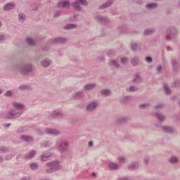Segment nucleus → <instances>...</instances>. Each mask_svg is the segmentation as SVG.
<instances>
[{
	"label": "nucleus",
	"mask_w": 180,
	"mask_h": 180,
	"mask_svg": "<svg viewBox=\"0 0 180 180\" xmlns=\"http://www.w3.org/2000/svg\"><path fill=\"white\" fill-rule=\"evenodd\" d=\"M34 68L33 64L32 63L22 64L15 61L11 62L10 65H7L5 67L6 71H8L9 72H19L25 77H29L30 74H32Z\"/></svg>",
	"instance_id": "1"
},
{
	"label": "nucleus",
	"mask_w": 180,
	"mask_h": 180,
	"mask_svg": "<svg viewBox=\"0 0 180 180\" xmlns=\"http://www.w3.org/2000/svg\"><path fill=\"white\" fill-rule=\"evenodd\" d=\"M12 105L15 109H11L6 114V119L10 120L20 117L21 115H23V110L22 109H25V105L20 103L13 102Z\"/></svg>",
	"instance_id": "2"
},
{
	"label": "nucleus",
	"mask_w": 180,
	"mask_h": 180,
	"mask_svg": "<svg viewBox=\"0 0 180 180\" xmlns=\"http://www.w3.org/2000/svg\"><path fill=\"white\" fill-rule=\"evenodd\" d=\"M46 169L45 171L46 174H51L61 169V165H60V162L58 161L49 162L46 163Z\"/></svg>",
	"instance_id": "3"
},
{
	"label": "nucleus",
	"mask_w": 180,
	"mask_h": 180,
	"mask_svg": "<svg viewBox=\"0 0 180 180\" xmlns=\"http://www.w3.org/2000/svg\"><path fill=\"white\" fill-rule=\"evenodd\" d=\"M56 147L60 154H64L70 150V142L66 140H62L57 142Z\"/></svg>",
	"instance_id": "4"
},
{
	"label": "nucleus",
	"mask_w": 180,
	"mask_h": 180,
	"mask_svg": "<svg viewBox=\"0 0 180 180\" xmlns=\"http://www.w3.org/2000/svg\"><path fill=\"white\" fill-rule=\"evenodd\" d=\"M65 114L61 110H55L47 115V119H64Z\"/></svg>",
	"instance_id": "5"
},
{
	"label": "nucleus",
	"mask_w": 180,
	"mask_h": 180,
	"mask_svg": "<svg viewBox=\"0 0 180 180\" xmlns=\"http://www.w3.org/2000/svg\"><path fill=\"white\" fill-rule=\"evenodd\" d=\"M178 34V29L174 26L169 27L166 30V38L167 40H171V39L175 37Z\"/></svg>",
	"instance_id": "6"
},
{
	"label": "nucleus",
	"mask_w": 180,
	"mask_h": 180,
	"mask_svg": "<svg viewBox=\"0 0 180 180\" xmlns=\"http://www.w3.org/2000/svg\"><path fill=\"white\" fill-rule=\"evenodd\" d=\"M96 108H98V102L92 101L87 104L86 106V110L91 113L92 112H95V110H96Z\"/></svg>",
	"instance_id": "7"
},
{
	"label": "nucleus",
	"mask_w": 180,
	"mask_h": 180,
	"mask_svg": "<svg viewBox=\"0 0 180 180\" xmlns=\"http://www.w3.org/2000/svg\"><path fill=\"white\" fill-rule=\"evenodd\" d=\"M52 44H65L67 43V38L59 37L51 39Z\"/></svg>",
	"instance_id": "8"
},
{
	"label": "nucleus",
	"mask_w": 180,
	"mask_h": 180,
	"mask_svg": "<svg viewBox=\"0 0 180 180\" xmlns=\"http://www.w3.org/2000/svg\"><path fill=\"white\" fill-rule=\"evenodd\" d=\"M96 20L104 25H106V23H109V19L108 18V17L103 15L96 16Z\"/></svg>",
	"instance_id": "9"
},
{
	"label": "nucleus",
	"mask_w": 180,
	"mask_h": 180,
	"mask_svg": "<svg viewBox=\"0 0 180 180\" xmlns=\"http://www.w3.org/2000/svg\"><path fill=\"white\" fill-rule=\"evenodd\" d=\"M162 130L164 133H167V134H172L175 133V129L172 127L163 126L162 127Z\"/></svg>",
	"instance_id": "10"
},
{
	"label": "nucleus",
	"mask_w": 180,
	"mask_h": 180,
	"mask_svg": "<svg viewBox=\"0 0 180 180\" xmlns=\"http://www.w3.org/2000/svg\"><path fill=\"white\" fill-rule=\"evenodd\" d=\"M46 134H51V136H60L61 134V132L57 129H53L47 128L46 129Z\"/></svg>",
	"instance_id": "11"
},
{
	"label": "nucleus",
	"mask_w": 180,
	"mask_h": 180,
	"mask_svg": "<svg viewBox=\"0 0 180 180\" xmlns=\"http://www.w3.org/2000/svg\"><path fill=\"white\" fill-rule=\"evenodd\" d=\"M155 33V28L153 27V28H147L145 29L143 34V36H153V34H154Z\"/></svg>",
	"instance_id": "12"
},
{
	"label": "nucleus",
	"mask_w": 180,
	"mask_h": 180,
	"mask_svg": "<svg viewBox=\"0 0 180 180\" xmlns=\"http://www.w3.org/2000/svg\"><path fill=\"white\" fill-rule=\"evenodd\" d=\"M171 64L174 72H178V70H179V63H178V61H176L175 59H172L171 60Z\"/></svg>",
	"instance_id": "13"
},
{
	"label": "nucleus",
	"mask_w": 180,
	"mask_h": 180,
	"mask_svg": "<svg viewBox=\"0 0 180 180\" xmlns=\"http://www.w3.org/2000/svg\"><path fill=\"white\" fill-rule=\"evenodd\" d=\"M155 116L158 122V123H162L165 121V115L160 112H155Z\"/></svg>",
	"instance_id": "14"
},
{
	"label": "nucleus",
	"mask_w": 180,
	"mask_h": 180,
	"mask_svg": "<svg viewBox=\"0 0 180 180\" xmlns=\"http://www.w3.org/2000/svg\"><path fill=\"white\" fill-rule=\"evenodd\" d=\"M108 168L110 171H116V169H119V165L110 161L108 162Z\"/></svg>",
	"instance_id": "15"
},
{
	"label": "nucleus",
	"mask_w": 180,
	"mask_h": 180,
	"mask_svg": "<svg viewBox=\"0 0 180 180\" xmlns=\"http://www.w3.org/2000/svg\"><path fill=\"white\" fill-rule=\"evenodd\" d=\"M20 139L25 143H32L33 142V138L31 136L22 135L20 137Z\"/></svg>",
	"instance_id": "16"
},
{
	"label": "nucleus",
	"mask_w": 180,
	"mask_h": 180,
	"mask_svg": "<svg viewBox=\"0 0 180 180\" xmlns=\"http://www.w3.org/2000/svg\"><path fill=\"white\" fill-rule=\"evenodd\" d=\"M51 60L49 58H45L41 61V65H42V67H44V68H47L50 67V65H51Z\"/></svg>",
	"instance_id": "17"
},
{
	"label": "nucleus",
	"mask_w": 180,
	"mask_h": 180,
	"mask_svg": "<svg viewBox=\"0 0 180 180\" xmlns=\"http://www.w3.org/2000/svg\"><path fill=\"white\" fill-rule=\"evenodd\" d=\"M131 64L134 67H137L140 64V58L139 56H134L131 59Z\"/></svg>",
	"instance_id": "18"
},
{
	"label": "nucleus",
	"mask_w": 180,
	"mask_h": 180,
	"mask_svg": "<svg viewBox=\"0 0 180 180\" xmlns=\"http://www.w3.org/2000/svg\"><path fill=\"white\" fill-rule=\"evenodd\" d=\"M128 169H129V171H136V169H139V162H134L131 163L128 166Z\"/></svg>",
	"instance_id": "19"
},
{
	"label": "nucleus",
	"mask_w": 180,
	"mask_h": 180,
	"mask_svg": "<svg viewBox=\"0 0 180 180\" xmlns=\"http://www.w3.org/2000/svg\"><path fill=\"white\" fill-rule=\"evenodd\" d=\"M113 4V1H108L106 3L103 4L98 6V9H105V8H109Z\"/></svg>",
	"instance_id": "20"
},
{
	"label": "nucleus",
	"mask_w": 180,
	"mask_h": 180,
	"mask_svg": "<svg viewBox=\"0 0 180 180\" xmlns=\"http://www.w3.org/2000/svg\"><path fill=\"white\" fill-rule=\"evenodd\" d=\"M15 8V3H8L4 6V11H8Z\"/></svg>",
	"instance_id": "21"
},
{
	"label": "nucleus",
	"mask_w": 180,
	"mask_h": 180,
	"mask_svg": "<svg viewBox=\"0 0 180 180\" xmlns=\"http://www.w3.org/2000/svg\"><path fill=\"white\" fill-rule=\"evenodd\" d=\"M129 120H130V117H129L128 116L121 117L118 118V120H117V123L118 124H122V123H126V122H129Z\"/></svg>",
	"instance_id": "22"
},
{
	"label": "nucleus",
	"mask_w": 180,
	"mask_h": 180,
	"mask_svg": "<svg viewBox=\"0 0 180 180\" xmlns=\"http://www.w3.org/2000/svg\"><path fill=\"white\" fill-rule=\"evenodd\" d=\"M84 96V91H77L75 94H73V98L75 101H78L79 99H81Z\"/></svg>",
	"instance_id": "23"
},
{
	"label": "nucleus",
	"mask_w": 180,
	"mask_h": 180,
	"mask_svg": "<svg viewBox=\"0 0 180 180\" xmlns=\"http://www.w3.org/2000/svg\"><path fill=\"white\" fill-rule=\"evenodd\" d=\"M36 155V152L34 150H31L28 154L24 156L25 160H32Z\"/></svg>",
	"instance_id": "24"
},
{
	"label": "nucleus",
	"mask_w": 180,
	"mask_h": 180,
	"mask_svg": "<svg viewBox=\"0 0 180 180\" xmlns=\"http://www.w3.org/2000/svg\"><path fill=\"white\" fill-rule=\"evenodd\" d=\"M96 86V84L94 83L85 84L84 86V89L85 91H92V89H94V88Z\"/></svg>",
	"instance_id": "25"
},
{
	"label": "nucleus",
	"mask_w": 180,
	"mask_h": 180,
	"mask_svg": "<svg viewBox=\"0 0 180 180\" xmlns=\"http://www.w3.org/2000/svg\"><path fill=\"white\" fill-rule=\"evenodd\" d=\"M70 1H60L59 3H58V8H67L68 6H70Z\"/></svg>",
	"instance_id": "26"
},
{
	"label": "nucleus",
	"mask_w": 180,
	"mask_h": 180,
	"mask_svg": "<svg viewBox=\"0 0 180 180\" xmlns=\"http://www.w3.org/2000/svg\"><path fill=\"white\" fill-rule=\"evenodd\" d=\"M179 161V160L178 158H176L175 156H172L168 159V162H170L172 165H176V164H178Z\"/></svg>",
	"instance_id": "27"
},
{
	"label": "nucleus",
	"mask_w": 180,
	"mask_h": 180,
	"mask_svg": "<svg viewBox=\"0 0 180 180\" xmlns=\"http://www.w3.org/2000/svg\"><path fill=\"white\" fill-rule=\"evenodd\" d=\"M72 6H73L75 11H78L79 12L82 11L81 6L77 0H75V1L72 4Z\"/></svg>",
	"instance_id": "28"
},
{
	"label": "nucleus",
	"mask_w": 180,
	"mask_h": 180,
	"mask_svg": "<svg viewBox=\"0 0 180 180\" xmlns=\"http://www.w3.org/2000/svg\"><path fill=\"white\" fill-rule=\"evenodd\" d=\"M158 6V4L157 3H150L145 6V8L148 10L151 9H155Z\"/></svg>",
	"instance_id": "29"
},
{
	"label": "nucleus",
	"mask_w": 180,
	"mask_h": 180,
	"mask_svg": "<svg viewBox=\"0 0 180 180\" xmlns=\"http://www.w3.org/2000/svg\"><path fill=\"white\" fill-rule=\"evenodd\" d=\"M51 157V154L50 153L43 154L41 155V161H42V162L48 161L49 158H50Z\"/></svg>",
	"instance_id": "30"
},
{
	"label": "nucleus",
	"mask_w": 180,
	"mask_h": 180,
	"mask_svg": "<svg viewBox=\"0 0 180 180\" xmlns=\"http://www.w3.org/2000/svg\"><path fill=\"white\" fill-rule=\"evenodd\" d=\"M163 89L164 92L166 95H169L171 94V89H169V86L167 84H163Z\"/></svg>",
	"instance_id": "31"
},
{
	"label": "nucleus",
	"mask_w": 180,
	"mask_h": 180,
	"mask_svg": "<svg viewBox=\"0 0 180 180\" xmlns=\"http://www.w3.org/2000/svg\"><path fill=\"white\" fill-rule=\"evenodd\" d=\"M110 65L111 67H115V68H120V65L119 64V63H117V60H110Z\"/></svg>",
	"instance_id": "32"
},
{
	"label": "nucleus",
	"mask_w": 180,
	"mask_h": 180,
	"mask_svg": "<svg viewBox=\"0 0 180 180\" xmlns=\"http://www.w3.org/2000/svg\"><path fill=\"white\" fill-rule=\"evenodd\" d=\"M101 94L102 96H110V94H112V91L108 89H103L101 91Z\"/></svg>",
	"instance_id": "33"
},
{
	"label": "nucleus",
	"mask_w": 180,
	"mask_h": 180,
	"mask_svg": "<svg viewBox=\"0 0 180 180\" xmlns=\"http://www.w3.org/2000/svg\"><path fill=\"white\" fill-rule=\"evenodd\" d=\"M65 30H71L72 29H77V25L75 24H68L64 27Z\"/></svg>",
	"instance_id": "34"
},
{
	"label": "nucleus",
	"mask_w": 180,
	"mask_h": 180,
	"mask_svg": "<svg viewBox=\"0 0 180 180\" xmlns=\"http://www.w3.org/2000/svg\"><path fill=\"white\" fill-rule=\"evenodd\" d=\"M26 41L29 46H36V41L33 38L29 37L26 39Z\"/></svg>",
	"instance_id": "35"
},
{
	"label": "nucleus",
	"mask_w": 180,
	"mask_h": 180,
	"mask_svg": "<svg viewBox=\"0 0 180 180\" xmlns=\"http://www.w3.org/2000/svg\"><path fill=\"white\" fill-rule=\"evenodd\" d=\"M18 20L20 22V23H23L25 20H26V15L23 13H19L18 14Z\"/></svg>",
	"instance_id": "36"
},
{
	"label": "nucleus",
	"mask_w": 180,
	"mask_h": 180,
	"mask_svg": "<svg viewBox=\"0 0 180 180\" xmlns=\"http://www.w3.org/2000/svg\"><path fill=\"white\" fill-rule=\"evenodd\" d=\"M29 167H30V169L36 170V169H39V164L36 163V162H33V163L30 164Z\"/></svg>",
	"instance_id": "37"
},
{
	"label": "nucleus",
	"mask_w": 180,
	"mask_h": 180,
	"mask_svg": "<svg viewBox=\"0 0 180 180\" xmlns=\"http://www.w3.org/2000/svg\"><path fill=\"white\" fill-rule=\"evenodd\" d=\"M141 77H140V75L135 74L134 78L133 79V82H141Z\"/></svg>",
	"instance_id": "38"
},
{
	"label": "nucleus",
	"mask_w": 180,
	"mask_h": 180,
	"mask_svg": "<svg viewBox=\"0 0 180 180\" xmlns=\"http://www.w3.org/2000/svg\"><path fill=\"white\" fill-rule=\"evenodd\" d=\"M131 101V97L129 96H124L122 98L123 103H127L128 102H130Z\"/></svg>",
	"instance_id": "39"
},
{
	"label": "nucleus",
	"mask_w": 180,
	"mask_h": 180,
	"mask_svg": "<svg viewBox=\"0 0 180 180\" xmlns=\"http://www.w3.org/2000/svg\"><path fill=\"white\" fill-rule=\"evenodd\" d=\"M139 108V109H147V108H150V103L140 104Z\"/></svg>",
	"instance_id": "40"
},
{
	"label": "nucleus",
	"mask_w": 180,
	"mask_h": 180,
	"mask_svg": "<svg viewBox=\"0 0 180 180\" xmlns=\"http://www.w3.org/2000/svg\"><path fill=\"white\" fill-rule=\"evenodd\" d=\"M13 96V93L11 90L7 91L4 94V96H6V98H11V96Z\"/></svg>",
	"instance_id": "41"
},
{
	"label": "nucleus",
	"mask_w": 180,
	"mask_h": 180,
	"mask_svg": "<svg viewBox=\"0 0 180 180\" xmlns=\"http://www.w3.org/2000/svg\"><path fill=\"white\" fill-rule=\"evenodd\" d=\"M172 86H173V88H179V86H180V80H175L173 82Z\"/></svg>",
	"instance_id": "42"
},
{
	"label": "nucleus",
	"mask_w": 180,
	"mask_h": 180,
	"mask_svg": "<svg viewBox=\"0 0 180 180\" xmlns=\"http://www.w3.org/2000/svg\"><path fill=\"white\" fill-rule=\"evenodd\" d=\"M24 131H26V127H20L17 130V133H24Z\"/></svg>",
	"instance_id": "43"
},
{
	"label": "nucleus",
	"mask_w": 180,
	"mask_h": 180,
	"mask_svg": "<svg viewBox=\"0 0 180 180\" xmlns=\"http://www.w3.org/2000/svg\"><path fill=\"white\" fill-rule=\"evenodd\" d=\"M29 88L30 87L28 85H22L19 87V89H20V91H27Z\"/></svg>",
	"instance_id": "44"
},
{
	"label": "nucleus",
	"mask_w": 180,
	"mask_h": 180,
	"mask_svg": "<svg viewBox=\"0 0 180 180\" xmlns=\"http://www.w3.org/2000/svg\"><path fill=\"white\" fill-rule=\"evenodd\" d=\"M77 1L81 5H84V6H88V1H86V0H77Z\"/></svg>",
	"instance_id": "45"
},
{
	"label": "nucleus",
	"mask_w": 180,
	"mask_h": 180,
	"mask_svg": "<svg viewBox=\"0 0 180 180\" xmlns=\"http://www.w3.org/2000/svg\"><path fill=\"white\" fill-rule=\"evenodd\" d=\"M137 47H138L137 44L132 43L131 44V49L132 51H137Z\"/></svg>",
	"instance_id": "46"
},
{
	"label": "nucleus",
	"mask_w": 180,
	"mask_h": 180,
	"mask_svg": "<svg viewBox=\"0 0 180 180\" xmlns=\"http://www.w3.org/2000/svg\"><path fill=\"white\" fill-rule=\"evenodd\" d=\"M162 108H164V104H158L156 105H155V109L156 110H160V109H162Z\"/></svg>",
	"instance_id": "47"
},
{
	"label": "nucleus",
	"mask_w": 180,
	"mask_h": 180,
	"mask_svg": "<svg viewBox=\"0 0 180 180\" xmlns=\"http://www.w3.org/2000/svg\"><path fill=\"white\" fill-rule=\"evenodd\" d=\"M42 146L44 147H50V146H51V143H50V141H46L43 143Z\"/></svg>",
	"instance_id": "48"
},
{
	"label": "nucleus",
	"mask_w": 180,
	"mask_h": 180,
	"mask_svg": "<svg viewBox=\"0 0 180 180\" xmlns=\"http://www.w3.org/2000/svg\"><path fill=\"white\" fill-rule=\"evenodd\" d=\"M115 54H116V52H115V51H109L107 53L108 57H113Z\"/></svg>",
	"instance_id": "49"
},
{
	"label": "nucleus",
	"mask_w": 180,
	"mask_h": 180,
	"mask_svg": "<svg viewBox=\"0 0 180 180\" xmlns=\"http://www.w3.org/2000/svg\"><path fill=\"white\" fill-rule=\"evenodd\" d=\"M156 71H157L158 74H161V72L162 71V65H158L157 67Z\"/></svg>",
	"instance_id": "50"
},
{
	"label": "nucleus",
	"mask_w": 180,
	"mask_h": 180,
	"mask_svg": "<svg viewBox=\"0 0 180 180\" xmlns=\"http://www.w3.org/2000/svg\"><path fill=\"white\" fill-rule=\"evenodd\" d=\"M146 61H147V63H148L149 64H150V63H153V58H151V56H147L145 58Z\"/></svg>",
	"instance_id": "51"
},
{
	"label": "nucleus",
	"mask_w": 180,
	"mask_h": 180,
	"mask_svg": "<svg viewBox=\"0 0 180 180\" xmlns=\"http://www.w3.org/2000/svg\"><path fill=\"white\" fill-rule=\"evenodd\" d=\"M59 16H61V11H58L54 14L53 18H59Z\"/></svg>",
	"instance_id": "52"
},
{
	"label": "nucleus",
	"mask_w": 180,
	"mask_h": 180,
	"mask_svg": "<svg viewBox=\"0 0 180 180\" xmlns=\"http://www.w3.org/2000/svg\"><path fill=\"white\" fill-rule=\"evenodd\" d=\"M129 91L131 92H134L135 91H137V87L134 86H131L129 87Z\"/></svg>",
	"instance_id": "53"
},
{
	"label": "nucleus",
	"mask_w": 180,
	"mask_h": 180,
	"mask_svg": "<svg viewBox=\"0 0 180 180\" xmlns=\"http://www.w3.org/2000/svg\"><path fill=\"white\" fill-rule=\"evenodd\" d=\"M149 161H150V158L148 157L145 158L143 160V162L146 165H148Z\"/></svg>",
	"instance_id": "54"
},
{
	"label": "nucleus",
	"mask_w": 180,
	"mask_h": 180,
	"mask_svg": "<svg viewBox=\"0 0 180 180\" xmlns=\"http://www.w3.org/2000/svg\"><path fill=\"white\" fill-rule=\"evenodd\" d=\"M118 161H119V162H120L121 164H123V162H124V161H125L124 157H119V158H118Z\"/></svg>",
	"instance_id": "55"
},
{
	"label": "nucleus",
	"mask_w": 180,
	"mask_h": 180,
	"mask_svg": "<svg viewBox=\"0 0 180 180\" xmlns=\"http://www.w3.org/2000/svg\"><path fill=\"white\" fill-rule=\"evenodd\" d=\"M127 63V58H121V63L126 64Z\"/></svg>",
	"instance_id": "56"
},
{
	"label": "nucleus",
	"mask_w": 180,
	"mask_h": 180,
	"mask_svg": "<svg viewBox=\"0 0 180 180\" xmlns=\"http://www.w3.org/2000/svg\"><path fill=\"white\" fill-rule=\"evenodd\" d=\"M12 157H13V155H8L5 157V160L6 161H9V160H12Z\"/></svg>",
	"instance_id": "57"
},
{
	"label": "nucleus",
	"mask_w": 180,
	"mask_h": 180,
	"mask_svg": "<svg viewBox=\"0 0 180 180\" xmlns=\"http://www.w3.org/2000/svg\"><path fill=\"white\" fill-rule=\"evenodd\" d=\"M6 151H8L6 148H5L4 146L0 147V153H6Z\"/></svg>",
	"instance_id": "58"
},
{
	"label": "nucleus",
	"mask_w": 180,
	"mask_h": 180,
	"mask_svg": "<svg viewBox=\"0 0 180 180\" xmlns=\"http://www.w3.org/2000/svg\"><path fill=\"white\" fill-rule=\"evenodd\" d=\"M42 50L43 51H49V50H50V48L49 47V46H42Z\"/></svg>",
	"instance_id": "59"
},
{
	"label": "nucleus",
	"mask_w": 180,
	"mask_h": 180,
	"mask_svg": "<svg viewBox=\"0 0 180 180\" xmlns=\"http://www.w3.org/2000/svg\"><path fill=\"white\" fill-rule=\"evenodd\" d=\"M77 16H78V15H74L73 17H70V22H75V18H77Z\"/></svg>",
	"instance_id": "60"
},
{
	"label": "nucleus",
	"mask_w": 180,
	"mask_h": 180,
	"mask_svg": "<svg viewBox=\"0 0 180 180\" xmlns=\"http://www.w3.org/2000/svg\"><path fill=\"white\" fill-rule=\"evenodd\" d=\"M117 180H131V179L129 178V177H121V178H119Z\"/></svg>",
	"instance_id": "61"
},
{
	"label": "nucleus",
	"mask_w": 180,
	"mask_h": 180,
	"mask_svg": "<svg viewBox=\"0 0 180 180\" xmlns=\"http://www.w3.org/2000/svg\"><path fill=\"white\" fill-rule=\"evenodd\" d=\"M20 180H32L30 176H24L20 179Z\"/></svg>",
	"instance_id": "62"
},
{
	"label": "nucleus",
	"mask_w": 180,
	"mask_h": 180,
	"mask_svg": "<svg viewBox=\"0 0 180 180\" xmlns=\"http://www.w3.org/2000/svg\"><path fill=\"white\" fill-rule=\"evenodd\" d=\"M125 139H129V140L133 141V136L131 135H127L124 136Z\"/></svg>",
	"instance_id": "63"
},
{
	"label": "nucleus",
	"mask_w": 180,
	"mask_h": 180,
	"mask_svg": "<svg viewBox=\"0 0 180 180\" xmlns=\"http://www.w3.org/2000/svg\"><path fill=\"white\" fill-rule=\"evenodd\" d=\"M135 3L138 4V5H143L142 0H135Z\"/></svg>",
	"instance_id": "64"
}]
</instances>
